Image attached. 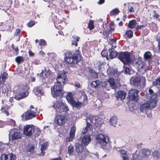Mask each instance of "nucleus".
I'll return each instance as SVG.
<instances>
[{"label":"nucleus","mask_w":160,"mask_h":160,"mask_svg":"<svg viewBox=\"0 0 160 160\" xmlns=\"http://www.w3.org/2000/svg\"><path fill=\"white\" fill-rule=\"evenodd\" d=\"M109 54L107 57V59L108 60H110L113 58L117 55V52L115 51L114 49L112 48L109 49Z\"/></svg>","instance_id":"6ab92c4d"},{"label":"nucleus","mask_w":160,"mask_h":160,"mask_svg":"<svg viewBox=\"0 0 160 160\" xmlns=\"http://www.w3.org/2000/svg\"><path fill=\"white\" fill-rule=\"evenodd\" d=\"M131 83L136 86H140L141 84V79L139 77H133L131 78Z\"/></svg>","instance_id":"a211bd4d"},{"label":"nucleus","mask_w":160,"mask_h":160,"mask_svg":"<svg viewBox=\"0 0 160 160\" xmlns=\"http://www.w3.org/2000/svg\"><path fill=\"white\" fill-rule=\"evenodd\" d=\"M81 102L82 103V105H85L87 104L88 98L86 94L84 92H81Z\"/></svg>","instance_id":"5701e85b"},{"label":"nucleus","mask_w":160,"mask_h":160,"mask_svg":"<svg viewBox=\"0 0 160 160\" xmlns=\"http://www.w3.org/2000/svg\"><path fill=\"white\" fill-rule=\"evenodd\" d=\"M51 160H61V159L60 157H59L55 158H52Z\"/></svg>","instance_id":"774afa93"},{"label":"nucleus","mask_w":160,"mask_h":160,"mask_svg":"<svg viewBox=\"0 0 160 160\" xmlns=\"http://www.w3.org/2000/svg\"><path fill=\"white\" fill-rule=\"evenodd\" d=\"M12 48L17 52H18V50L17 47H14L13 44H12Z\"/></svg>","instance_id":"4d7b16f0"},{"label":"nucleus","mask_w":160,"mask_h":160,"mask_svg":"<svg viewBox=\"0 0 160 160\" xmlns=\"http://www.w3.org/2000/svg\"><path fill=\"white\" fill-rule=\"evenodd\" d=\"M74 147L72 145H70L68 147V152L70 155H72L74 152Z\"/></svg>","instance_id":"473e14b6"},{"label":"nucleus","mask_w":160,"mask_h":160,"mask_svg":"<svg viewBox=\"0 0 160 160\" xmlns=\"http://www.w3.org/2000/svg\"><path fill=\"white\" fill-rule=\"evenodd\" d=\"M133 63L135 65L138 69L145 68V65L141 60L136 59L133 61Z\"/></svg>","instance_id":"aec40b11"},{"label":"nucleus","mask_w":160,"mask_h":160,"mask_svg":"<svg viewBox=\"0 0 160 160\" xmlns=\"http://www.w3.org/2000/svg\"><path fill=\"white\" fill-rule=\"evenodd\" d=\"M65 59L69 64L77 63L82 59V56L79 54L73 55L69 52H67L65 53Z\"/></svg>","instance_id":"f03ea898"},{"label":"nucleus","mask_w":160,"mask_h":160,"mask_svg":"<svg viewBox=\"0 0 160 160\" xmlns=\"http://www.w3.org/2000/svg\"><path fill=\"white\" fill-rule=\"evenodd\" d=\"M143 25H138L136 27V29L137 30H138L141 28L142 27H143Z\"/></svg>","instance_id":"680f3d73"},{"label":"nucleus","mask_w":160,"mask_h":160,"mask_svg":"<svg viewBox=\"0 0 160 160\" xmlns=\"http://www.w3.org/2000/svg\"><path fill=\"white\" fill-rule=\"evenodd\" d=\"M137 23L135 20L130 21L128 23V27L131 28H133L137 25Z\"/></svg>","instance_id":"cd10ccee"},{"label":"nucleus","mask_w":160,"mask_h":160,"mask_svg":"<svg viewBox=\"0 0 160 160\" xmlns=\"http://www.w3.org/2000/svg\"><path fill=\"white\" fill-rule=\"evenodd\" d=\"M152 15L153 17L156 18H158V15L157 14L156 12L155 11H153L152 13Z\"/></svg>","instance_id":"3c124183"},{"label":"nucleus","mask_w":160,"mask_h":160,"mask_svg":"<svg viewBox=\"0 0 160 160\" xmlns=\"http://www.w3.org/2000/svg\"><path fill=\"white\" fill-rule=\"evenodd\" d=\"M33 132L34 133V135L35 137L38 136L41 133V131L40 129L38 128H37L34 129Z\"/></svg>","instance_id":"72a5a7b5"},{"label":"nucleus","mask_w":160,"mask_h":160,"mask_svg":"<svg viewBox=\"0 0 160 160\" xmlns=\"http://www.w3.org/2000/svg\"><path fill=\"white\" fill-rule=\"evenodd\" d=\"M74 137V136L69 134V137L66 138V142H69L72 141Z\"/></svg>","instance_id":"37998d69"},{"label":"nucleus","mask_w":160,"mask_h":160,"mask_svg":"<svg viewBox=\"0 0 160 160\" xmlns=\"http://www.w3.org/2000/svg\"><path fill=\"white\" fill-rule=\"evenodd\" d=\"M5 82V80L0 76V84H2Z\"/></svg>","instance_id":"13d9d810"},{"label":"nucleus","mask_w":160,"mask_h":160,"mask_svg":"<svg viewBox=\"0 0 160 160\" xmlns=\"http://www.w3.org/2000/svg\"><path fill=\"white\" fill-rule=\"evenodd\" d=\"M153 84L160 88V78L157 79L153 82Z\"/></svg>","instance_id":"a19ab883"},{"label":"nucleus","mask_w":160,"mask_h":160,"mask_svg":"<svg viewBox=\"0 0 160 160\" xmlns=\"http://www.w3.org/2000/svg\"><path fill=\"white\" fill-rule=\"evenodd\" d=\"M129 9V12H134V9L132 7H130Z\"/></svg>","instance_id":"338daca9"},{"label":"nucleus","mask_w":160,"mask_h":160,"mask_svg":"<svg viewBox=\"0 0 160 160\" xmlns=\"http://www.w3.org/2000/svg\"><path fill=\"white\" fill-rule=\"evenodd\" d=\"M34 131V127L32 125H26L24 126L23 133L26 135L30 136L32 135Z\"/></svg>","instance_id":"9d476101"},{"label":"nucleus","mask_w":160,"mask_h":160,"mask_svg":"<svg viewBox=\"0 0 160 160\" xmlns=\"http://www.w3.org/2000/svg\"><path fill=\"white\" fill-rule=\"evenodd\" d=\"M99 119H97L94 117H91L88 118L87 120V122H90L92 124H99L98 121Z\"/></svg>","instance_id":"b1692460"},{"label":"nucleus","mask_w":160,"mask_h":160,"mask_svg":"<svg viewBox=\"0 0 160 160\" xmlns=\"http://www.w3.org/2000/svg\"><path fill=\"white\" fill-rule=\"evenodd\" d=\"M105 1V0H99L98 2V3L99 4H103Z\"/></svg>","instance_id":"e2e57ef3"},{"label":"nucleus","mask_w":160,"mask_h":160,"mask_svg":"<svg viewBox=\"0 0 160 160\" xmlns=\"http://www.w3.org/2000/svg\"><path fill=\"white\" fill-rule=\"evenodd\" d=\"M152 55L149 51L146 52L144 53V57L145 59H151L152 58Z\"/></svg>","instance_id":"7c9ffc66"},{"label":"nucleus","mask_w":160,"mask_h":160,"mask_svg":"<svg viewBox=\"0 0 160 160\" xmlns=\"http://www.w3.org/2000/svg\"><path fill=\"white\" fill-rule=\"evenodd\" d=\"M16 158V156L12 153H9L8 155L3 154L0 157V160H15Z\"/></svg>","instance_id":"4468645a"},{"label":"nucleus","mask_w":160,"mask_h":160,"mask_svg":"<svg viewBox=\"0 0 160 160\" xmlns=\"http://www.w3.org/2000/svg\"><path fill=\"white\" fill-rule=\"evenodd\" d=\"M149 93L146 94V97L149 99L147 102L141 106L140 110L141 112L146 111L147 110L155 108L157 103V96L155 94H153V91L151 89L149 90Z\"/></svg>","instance_id":"f257e3e1"},{"label":"nucleus","mask_w":160,"mask_h":160,"mask_svg":"<svg viewBox=\"0 0 160 160\" xmlns=\"http://www.w3.org/2000/svg\"><path fill=\"white\" fill-rule=\"evenodd\" d=\"M152 155L155 159H157L160 158V153L158 151H156L153 152Z\"/></svg>","instance_id":"2f4dec72"},{"label":"nucleus","mask_w":160,"mask_h":160,"mask_svg":"<svg viewBox=\"0 0 160 160\" xmlns=\"http://www.w3.org/2000/svg\"><path fill=\"white\" fill-rule=\"evenodd\" d=\"M29 54L30 56H33L34 55V53L30 51H29Z\"/></svg>","instance_id":"0e129e2a"},{"label":"nucleus","mask_w":160,"mask_h":160,"mask_svg":"<svg viewBox=\"0 0 160 160\" xmlns=\"http://www.w3.org/2000/svg\"><path fill=\"white\" fill-rule=\"evenodd\" d=\"M33 90L35 94L38 96H41L43 94L42 88L40 87H35Z\"/></svg>","instance_id":"393cba45"},{"label":"nucleus","mask_w":160,"mask_h":160,"mask_svg":"<svg viewBox=\"0 0 160 160\" xmlns=\"http://www.w3.org/2000/svg\"><path fill=\"white\" fill-rule=\"evenodd\" d=\"M78 42L75 41H72V44L75 45L76 46H77L78 45V43H77Z\"/></svg>","instance_id":"69168bd1"},{"label":"nucleus","mask_w":160,"mask_h":160,"mask_svg":"<svg viewBox=\"0 0 160 160\" xmlns=\"http://www.w3.org/2000/svg\"><path fill=\"white\" fill-rule=\"evenodd\" d=\"M66 117L63 115H58L55 120L57 124L59 126H62L65 123Z\"/></svg>","instance_id":"dca6fc26"},{"label":"nucleus","mask_w":160,"mask_h":160,"mask_svg":"<svg viewBox=\"0 0 160 160\" xmlns=\"http://www.w3.org/2000/svg\"><path fill=\"white\" fill-rule=\"evenodd\" d=\"M48 146V142H45L44 144H42L41 148V150L42 152L40 154L41 155L43 156L44 155V153L43 152V151L46 149Z\"/></svg>","instance_id":"c756f323"},{"label":"nucleus","mask_w":160,"mask_h":160,"mask_svg":"<svg viewBox=\"0 0 160 160\" xmlns=\"http://www.w3.org/2000/svg\"><path fill=\"white\" fill-rule=\"evenodd\" d=\"M52 94L54 98L59 96H62L63 94L62 86L58 84H55L52 90Z\"/></svg>","instance_id":"20e7f679"},{"label":"nucleus","mask_w":160,"mask_h":160,"mask_svg":"<svg viewBox=\"0 0 160 160\" xmlns=\"http://www.w3.org/2000/svg\"><path fill=\"white\" fill-rule=\"evenodd\" d=\"M122 157V160H129L127 155H123Z\"/></svg>","instance_id":"603ef678"},{"label":"nucleus","mask_w":160,"mask_h":160,"mask_svg":"<svg viewBox=\"0 0 160 160\" xmlns=\"http://www.w3.org/2000/svg\"><path fill=\"white\" fill-rule=\"evenodd\" d=\"M34 147L32 145H28L26 148V150L27 152L31 153H32L34 151Z\"/></svg>","instance_id":"f704fd0d"},{"label":"nucleus","mask_w":160,"mask_h":160,"mask_svg":"<svg viewBox=\"0 0 160 160\" xmlns=\"http://www.w3.org/2000/svg\"><path fill=\"white\" fill-rule=\"evenodd\" d=\"M7 108V106H4L3 107H2V108L1 109V110L2 112L4 113V114H5L7 116H8L9 114V113L7 111V109H6V108Z\"/></svg>","instance_id":"ea45409f"},{"label":"nucleus","mask_w":160,"mask_h":160,"mask_svg":"<svg viewBox=\"0 0 160 160\" xmlns=\"http://www.w3.org/2000/svg\"><path fill=\"white\" fill-rule=\"evenodd\" d=\"M117 118L115 116L112 117L110 120V122L112 125L116 127L117 125Z\"/></svg>","instance_id":"bb28decb"},{"label":"nucleus","mask_w":160,"mask_h":160,"mask_svg":"<svg viewBox=\"0 0 160 160\" xmlns=\"http://www.w3.org/2000/svg\"><path fill=\"white\" fill-rule=\"evenodd\" d=\"M16 61L18 63H19L23 61V59L22 58L21 56H18L17 57L15 58Z\"/></svg>","instance_id":"79ce46f5"},{"label":"nucleus","mask_w":160,"mask_h":160,"mask_svg":"<svg viewBox=\"0 0 160 160\" xmlns=\"http://www.w3.org/2000/svg\"><path fill=\"white\" fill-rule=\"evenodd\" d=\"M108 52L106 50H103L101 53V55L103 57H107L108 56Z\"/></svg>","instance_id":"a18cd8bd"},{"label":"nucleus","mask_w":160,"mask_h":160,"mask_svg":"<svg viewBox=\"0 0 160 160\" xmlns=\"http://www.w3.org/2000/svg\"><path fill=\"white\" fill-rule=\"evenodd\" d=\"M118 57V59L124 64L131 62L130 53L128 52H121L119 53Z\"/></svg>","instance_id":"39448f33"},{"label":"nucleus","mask_w":160,"mask_h":160,"mask_svg":"<svg viewBox=\"0 0 160 160\" xmlns=\"http://www.w3.org/2000/svg\"><path fill=\"white\" fill-rule=\"evenodd\" d=\"M150 154V150L146 149H143L139 152L138 158L140 159H142L144 158L147 157Z\"/></svg>","instance_id":"ddd939ff"},{"label":"nucleus","mask_w":160,"mask_h":160,"mask_svg":"<svg viewBox=\"0 0 160 160\" xmlns=\"http://www.w3.org/2000/svg\"><path fill=\"white\" fill-rule=\"evenodd\" d=\"M138 91L135 89H132L129 90L128 92L129 98L132 100L137 101L138 99Z\"/></svg>","instance_id":"1a4fd4ad"},{"label":"nucleus","mask_w":160,"mask_h":160,"mask_svg":"<svg viewBox=\"0 0 160 160\" xmlns=\"http://www.w3.org/2000/svg\"><path fill=\"white\" fill-rule=\"evenodd\" d=\"M39 44L40 46H45L46 45V42L44 40L41 39L39 41Z\"/></svg>","instance_id":"49530a36"},{"label":"nucleus","mask_w":160,"mask_h":160,"mask_svg":"<svg viewBox=\"0 0 160 160\" xmlns=\"http://www.w3.org/2000/svg\"><path fill=\"white\" fill-rule=\"evenodd\" d=\"M34 110H28L22 114L21 117L24 120H28L36 117V114Z\"/></svg>","instance_id":"6e6552de"},{"label":"nucleus","mask_w":160,"mask_h":160,"mask_svg":"<svg viewBox=\"0 0 160 160\" xmlns=\"http://www.w3.org/2000/svg\"><path fill=\"white\" fill-rule=\"evenodd\" d=\"M79 37H78V36H74V38H73V40H72V41H75L78 42L79 41Z\"/></svg>","instance_id":"6e6d98bb"},{"label":"nucleus","mask_w":160,"mask_h":160,"mask_svg":"<svg viewBox=\"0 0 160 160\" xmlns=\"http://www.w3.org/2000/svg\"><path fill=\"white\" fill-rule=\"evenodd\" d=\"M28 94V92L27 91H25L23 92H20L15 96V98L18 100H19L27 97Z\"/></svg>","instance_id":"412c9836"},{"label":"nucleus","mask_w":160,"mask_h":160,"mask_svg":"<svg viewBox=\"0 0 160 160\" xmlns=\"http://www.w3.org/2000/svg\"><path fill=\"white\" fill-rule=\"evenodd\" d=\"M75 86L77 87L78 88H79L80 87V84L78 82H75Z\"/></svg>","instance_id":"052dcab7"},{"label":"nucleus","mask_w":160,"mask_h":160,"mask_svg":"<svg viewBox=\"0 0 160 160\" xmlns=\"http://www.w3.org/2000/svg\"><path fill=\"white\" fill-rule=\"evenodd\" d=\"M126 93L123 91H120L116 94V97L118 99L123 100L126 96Z\"/></svg>","instance_id":"4be33fe9"},{"label":"nucleus","mask_w":160,"mask_h":160,"mask_svg":"<svg viewBox=\"0 0 160 160\" xmlns=\"http://www.w3.org/2000/svg\"><path fill=\"white\" fill-rule=\"evenodd\" d=\"M34 24V22L33 21H31L29 22L27 24L28 26L29 27H31Z\"/></svg>","instance_id":"09e8293b"},{"label":"nucleus","mask_w":160,"mask_h":160,"mask_svg":"<svg viewBox=\"0 0 160 160\" xmlns=\"http://www.w3.org/2000/svg\"><path fill=\"white\" fill-rule=\"evenodd\" d=\"M108 82L112 88H115L116 87V85L113 79L110 78L108 80Z\"/></svg>","instance_id":"c85d7f7f"},{"label":"nucleus","mask_w":160,"mask_h":160,"mask_svg":"<svg viewBox=\"0 0 160 160\" xmlns=\"http://www.w3.org/2000/svg\"><path fill=\"white\" fill-rule=\"evenodd\" d=\"M52 107L57 112L61 113L62 112H66L69 110L67 106L62 101H55Z\"/></svg>","instance_id":"7ed1b4c3"},{"label":"nucleus","mask_w":160,"mask_h":160,"mask_svg":"<svg viewBox=\"0 0 160 160\" xmlns=\"http://www.w3.org/2000/svg\"><path fill=\"white\" fill-rule=\"evenodd\" d=\"M120 152L121 154V157L123 155H127L126 154V151L124 150H120Z\"/></svg>","instance_id":"8fccbe9b"},{"label":"nucleus","mask_w":160,"mask_h":160,"mask_svg":"<svg viewBox=\"0 0 160 160\" xmlns=\"http://www.w3.org/2000/svg\"><path fill=\"white\" fill-rule=\"evenodd\" d=\"M8 76L7 74L5 72H4L2 74H1L0 76L4 80H5V79L7 78Z\"/></svg>","instance_id":"de8ad7c7"},{"label":"nucleus","mask_w":160,"mask_h":160,"mask_svg":"<svg viewBox=\"0 0 160 160\" xmlns=\"http://www.w3.org/2000/svg\"><path fill=\"white\" fill-rule=\"evenodd\" d=\"M96 139L97 141L102 146H105L109 141L108 137L102 134L97 135Z\"/></svg>","instance_id":"0eeeda50"},{"label":"nucleus","mask_w":160,"mask_h":160,"mask_svg":"<svg viewBox=\"0 0 160 160\" xmlns=\"http://www.w3.org/2000/svg\"><path fill=\"white\" fill-rule=\"evenodd\" d=\"M76 127L75 126H73L71 129L69 133V134L75 136V133L76 132Z\"/></svg>","instance_id":"c9c22d12"},{"label":"nucleus","mask_w":160,"mask_h":160,"mask_svg":"<svg viewBox=\"0 0 160 160\" xmlns=\"http://www.w3.org/2000/svg\"><path fill=\"white\" fill-rule=\"evenodd\" d=\"M88 28L90 30L93 29L94 28L93 22L92 20H90L88 24Z\"/></svg>","instance_id":"e433bc0d"},{"label":"nucleus","mask_w":160,"mask_h":160,"mask_svg":"<svg viewBox=\"0 0 160 160\" xmlns=\"http://www.w3.org/2000/svg\"><path fill=\"white\" fill-rule=\"evenodd\" d=\"M58 84L63 85L67 81V77L65 73H63L59 75L57 78Z\"/></svg>","instance_id":"9b49d317"},{"label":"nucleus","mask_w":160,"mask_h":160,"mask_svg":"<svg viewBox=\"0 0 160 160\" xmlns=\"http://www.w3.org/2000/svg\"><path fill=\"white\" fill-rule=\"evenodd\" d=\"M10 133L11 134V139L12 140L19 139L21 137L20 132L16 129H11Z\"/></svg>","instance_id":"f8f14e48"},{"label":"nucleus","mask_w":160,"mask_h":160,"mask_svg":"<svg viewBox=\"0 0 160 160\" xmlns=\"http://www.w3.org/2000/svg\"><path fill=\"white\" fill-rule=\"evenodd\" d=\"M66 98L68 102L75 107L79 108L82 106V103L80 102L79 101H75L74 100L73 94L71 92L68 93Z\"/></svg>","instance_id":"423d86ee"},{"label":"nucleus","mask_w":160,"mask_h":160,"mask_svg":"<svg viewBox=\"0 0 160 160\" xmlns=\"http://www.w3.org/2000/svg\"><path fill=\"white\" fill-rule=\"evenodd\" d=\"M126 34L128 37L129 38H131L132 36L133 33L131 31L128 30Z\"/></svg>","instance_id":"c03bdc74"},{"label":"nucleus","mask_w":160,"mask_h":160,"mask_svg":"<svg viewBox=\"0 0 160 160\" xmlns=\"http://www.w3.org/2000/svg\"><path fill=\"white\" fill-rule=\"evenodd\" d=\"M124 68V72L126 73H128L129 71V69L127 67H123Z\"/></svg>","instance_id":"864d4df0"},{"label":"nucleus","mask_w":160,"mask_h":160,"mask_svg":"<svg viewBox=\"0 0 160 160\" xmlns=\"http://www.w3.org/2000/svg\"><path fill=\"white\" fill-rule=\"evenodd\" d=\"M119 12V10L118 9L116 8L112 11L110 12V14L111 15H113L116 14H118Z\"/></svg>","instance_id":"58836bf2"},{"label":"nucleus","mask_w":160,"mask_h":160,"mask_svg":"<svg viewBox=\"0 0 160 160\" xmlns=\"http://www.w3.org/2000/svg\"><path fill=\"white\" fill-rule=\"evenodd\" d=\"M10 124L14 126L15 125V122L12 119H11L10 121Z\"/></svg>","instance_id":"5fc2aeb1"},{"label":"nucleus","mask_w":160,"mask_h":160,"mask_svg":"<svg viewBox=\"0 0 160 160\" xmlns=\"http://www.w3.org/2000/svg\"><path fill=\"white\" fill-rule=\"evenodd\" d=\"M82 144L85 146L88 145L91 141L90 135H85L80 139Z\"/></svg>","instance_id":"f3484780"},{"label":"nucleus","mask_w":160,"mask_h":160,"mask_svg":"<svg viewBox=\"0 0 160 160\" xmlns=\"http://www.w3.org/2000/svg\"><path fill=\"white\" fill-rule=\"evenodd\" d=\"M76 151L78 153H82L84 150L83 146L80 144L77 143L75 145Z\"/></svg>","instance_id":"a878e982"},{"label":"nucleus","mask_w":160,"mask_h":160,"mask_svg":"<svg viewBox=\"0 0 160 160\" xmlns=\"http://www.w3.org/2000/svg\"><path fill=\"white\" fill-rule=\"evenodd\" d=\"M4 145L0 143V152L2 151L4 149Z\"/></svg>","instance_id":"bf43d9fd"},{"label":"nucleus","mask_w":160,"mask_h":160,"mask_svg":"<svg viewBox=\"0 0 160 160\" xmlns=\"http://www.w3.org/2000/svg\"><path fill=\"white\" fill-rule=\"evenodd\" d=\"M82 133L85 134L88 133V134L92 133L93 128L92 125L89 122H87V125L82 130Z\"/></svg>","instance_id":"2eb2a0df"},{"label":"nucleus","mask_w":160,"mask_h":160,"mask_svg":"<svg viewBox=\"0 0 160 160\" xmlns=\"http://www.w3.org/2000/svg\"><path fill=\"white\" fill-rule=\"evenodd\" d=\"M99 83V81L98 80L93 81L92 82L91 85L92 87L96 88Z\"/></svg>","instance_id":"4c0bfd02"}]
</instances>
